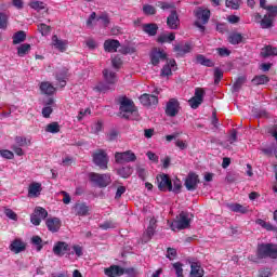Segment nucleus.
Masks as SVG:
<instances>
[{
	"label": "nucleus",
	"mask_w": 277,
	"mask_h": 277,
	"mask_svg": "<svg viewBox=\"0 0 277 277\" xmlns=\"http://www.w3.org/2000/svg\"><path fill=\"white\" fill-rule=\"evenodd\" d=\"M115 161L116 163H132L133 161H137V156L131 150L117 151L115 153Z\"/></svg>",
	"instance_id": "nucleus-8"
},
{
	"label": "nucleus",
	"mask_w": 277,
	"mask_h": 277,
	"mask_svg": "<svg viewBox=\"0 0 277 277\" xmlns=\"http://www.w3.org/2000/svg\"><path fill=\"white\" fill-rule=\"evenodd\" d=\"M224 79V71L220 68L214 69V84L217 85Z\"/></svg>",
	"instance_id": "nucleus-48"
},
{
	"label": "nucleus",
	"mask_w": 277,
	"mask_h": 277,
	"mask_svg": "<svg viewBox=\"0 0 277 277\" xmlns=\"http://www.w3.org/2000/svg\"><path fill=\"white\" fill-rule=\"evenodd\" d=\"M105 276L108 277H119V276H124V268L118 266V265H111L108 268L104 269Z\"/></svg>",
	"instance_id": "nucleus-19"
},
{
	"label": "nucleus",
	"mask_w": 277,
	"mask_h": 277,
	"mask_svg": "<svg viewBox=\"0 0 277 277\" xmlns=\"http://www.w3.org/2000/svg\"><path fill=\"white\" fill-rule=\"evenodd\" d=\"M31 51V44L23 43L17 48L18 57H25Z\"/></svg>",
	"instance_id": "nucleus-39"
},
{
	"label": "nucleus",
	"mask_w": 277,
	"mask_h": 277,
	"mask_svg": "<svg viewBox=\"0 0 277 277\" xmlns=\"http://www.w3.org/2000/svg\"><path fill=\"white\" fill-rule=\"evenodd\" d=\"M229 44H246V37L241 32H232L228 36Z\"/></svg>",
	"instance_id": "nucleus-27"
},
{
	"label": "nucleus",
	"mask_w": 277,
	"mask_h": 277,
	"mask_svg": "<svg viewBox=\"0 0 277 277\" xmlns=\"http://www.w3.org/2000/svg\"><path fill=\"white\" fill-rule=\"evenodd\" d=\"M260 25L262 29H272V27H274V17L264 15V17L260 21Z\"/></svg>",
	"instance_id": "nucleus-32"
},
{
	"label": "nucleus",
	"mask_w": 277,
	"mask_h": 277,
	"mask_svg": "<svg viewBox=\"0 0 277 277\" xmlns=\"http://www.w3.org/2000/svg\"><path fill=\"white\" fill-rule=\"evenodd\" d=\"M136 172L141 181H146L148 177V171L142 167H137Z\"/></svg>",
	"instance_id": "nucleus-54"
},
{
	"label": "nucleus",
	"mask_w": 277,
	"mask_h": 277,
	"mask_svg": "<svg viewBox=\"0 0 277 277\" xmlns=\"http://www.w3.org/2000/svg\"><path fill=\"white\" fill-rule=\"evenodd\" d=\"M119 53H121L122 55H129L131 53H135V49L128 47V45H123L119 50Z\"/></svg>",
	"instance_id": "nucleus-58"
},
{
	"label": "nucleus",
	"mask_w": 277,
	"mask_h": 277,
	"mask_svg": "<svg viewBox=\"0 0 277 277\" xmlns=\"http://www.w3.org/2000/svg\"><path fill=\"white\" fill-rule=\"evenodd\" d=\"M172 267L175 272L176 277H185V275L183 274V263L175 262V263L172 264Z\"/></svg>",
	"instance_id": "nucleus-43"
},
{
	"label": "nucleus",
	"mask_w": 277,
	"mask_h": 277,
	"mask_svg": "<svg viewBox=\"0 0 277 277\" xmlns=\"http://www.w3.org/2000/svg\"><path fill=\"white\" fill-rule=\"evenodd\" d=\"M117 105H119V114L124 120H129V115L135 114L137 107H135V102L127 97V95H120L116 98Z\"/></svg>",
	"instance_id": "nucleus-2"
},
{
	"label": "nucleus",
	"mask_w": 277,
	"mask_h": 277,
	"mask_svg": "<svg viewBox=\"0 0 277 277\" xmlns=\"http://www.w3.org/2000/svg\"><path fill=\"white\" fill-rule=\"evenodd\" d=\"M40 189H42V184L32 183L29 186L28 193L31 194L32 196H37L38 194H40Z\"/></svg>",
	"instance_id": "nucleus-42"
},
{
	"label": "nucleus",
	"mask_w": 277,
	"mask_h": 277,
	"mask_svg": "<svg viewBox=\"0 0 277 277\" xmlns=\"http://www.w3.org/2000/svg\"><path fill=\"white\" fill-rule=\"evenodd\" d=\"M253 85H265L269 81V77L266 75L255 76L252 80Z\"/></svg>",
	"instance_id": "nucleus-37"
},
{
	"label": "nucleus",
	"mask_w": 277,
	"mask_h": 277,
	"mask_svg": "<svg viewBox=\"0 0 277 277\" xmlns=\"http://www.w3.org/2000/svg\"><path fill=\"white\" fill-rule=\"evenodd\" d=\"M55 87H53V84H51V82L49 81L41 82L40 84L41 94H47L48 96H51L55 94Z\"/></svg>",
	"instance_id": "nucleus-28"
},
{
	"label": "nucleus",
	"mask_w": 277,
	"mask_h": 277,
	"mask_svg": "<svg viewBox=\"0 0 277 277\" xmlns=\"http://www.w3.org/2000/svg\"><path fill=\"white\" fill-rule=\"evenodd\" d=\"M197 21L194 23L195 27H198L201 34H205L207 23H209V18H211V11L207 9H198L194 12Z\"/></svg>",
	"instance_id": "nucleus-3"
},
{
	"label": "nucleus",
	"mask_w": 277,
	"mask_h": 277,
	"mask_svg": "<svg viewBox=\"0 0 277 277\" xmlns=\"http://www.w3.org/2000/svg\"><path fill=\"white\" fill-rule=\"evenodd\" d=\"M143 12L144 14H146L147 16H155V14H157V9H155V6L150 5V4H145L143 6Z\"/></svg>",
	"instance_id": "nucleus-47"
},
{
	"label": "nucleus",
	"mask_w": 277,
	"mask_h": 277,
	"mask_svg": "<svg viewBox=\"0 0 277 277\" xmlns=\"http://www.w3.org/2000/svg\"><path fill=\"white\" fill-rule=\"evenodd\" d=\"M203 98H205V89L196 88L195 95L188 101L192 109H198V107L202 105Z\"/></svg>",
	"instance_id": "nucleus-11"
},
{
	"label": "nucleus",
	"mask_w": 277,
	"mask_h": 277,
	"mask_svg": "<svg viewBox=\"0 0 277 277\" xmlns=\"http://www.w3.org/2000/svg\"><path fill=\"white\" fill-rule=\"evenodd\" d=\"M227 208L229 209V211H233L234 213H248V208L243 207L240 203H228Z\"/></svg>",
	"instance_id": "nucleus-34"
},
{
	"label": "nucleus",
	"mask_w": 277,
	"mask_h": 277,
	"mask_svg": "<svg viewBox=\"0 0 277 277\" xmlns=\"http://www.w3.org/2000/svg\"><path fill=\"white\" fill-rule=\"evenodd\" d=\"M92 131L95 134L101 133V131H103V121H97L96 123H94V126L92 127Z\"/></svg>",
	"instance_id": "nucleus-63"
},
{
	"label": "nucleus",
	"mask_w": 277,
	"mask_h": 277,
	"mask_svg": "<svg viewBox=\"0 0 277 277\" xmlns=\"http://www.w3.org/2000/svg\"><path fill=\"white\" fill-rule=\"evenodd\" d=\"M92 159L94 166H97L100 170H107L109 164V156H107V151H105V149H96L92 154Z\"/></svg>",
	"instance_id": "nucleus-4"
},
{
	"label": "nucleus",
	"mask_w": 277,
	"mask_h": 277,
	"mask_svg": "<svg viewBox=\"0 0 277 277\" xmlns=\"http://www.w3.org/2000/svg\"><path fill=\"white\" fill-rule=\"evenodd\" d=\"M10 250L11 252H14V254H21V252H25V250H27V243L23 242L22 239L16 238L10 245Z\"/></svg>",
	"instance_id": "nucleus-18"
},
{
	"label": "nucleus",
	"mask_w": 277,
	"mask_h": 277,
	"mask_svg": "<svg viewBox=\"0 0 277 277\" xmlns=\"http://www.w3.org/2000/svg\"><path fill=\"white\" fill-rule=\"evenodd\" d=\"M156 229H157V220L151 219L149 221V225L146 229V233L143 234V238H142L143 243H148V241L153 239V236L155 235Z\"/></svg>",
	"instance_id": "nucleus-16"
},
{
	"label": "nucleus",
	"mask_w": 277,
	"mask_h": 277,
	"mask_svg": "<svg viewBox=\"0 0 277 277\" xmlns=\"http://www.w3.org/2000/svg\"><path fill=\"white\" fill-rule=\"evenodd\" d=\"M149 57L153 66H159V62L168 60V54L162 50L155 48L149 54Z\"/></svg>",
	"instance_id": "nucleus-12"
},
{
	"label": "nucleus",
	"mask_w": 277,
	"mask_h": 277,
	"mask_svg": "<svg viewBox=\"0 0 277 277\" xmlns=\"http://www.w3.org/2000/svg\"><path fill=\"white\" fill-rule=\"evenodd\" d=\"M0 157H3V159H12L14 157V153L9 149H1Z\"/></svg>",
	"instance_id": "nucleus-59"
},
{
	"label": "nucleus",
	"mask_w": 277,
	"mask_h": 277,
	"mask_svg": "<svg viewBox=\"0 0 277 277\" xmlns=\"http://www.w3.org/2000/svg\"><path fill=\"white\" fill-rule=\"evenodd\" d=\"M143 31L147 34V36L153 37L159 31V26L155 23L144 24Z\"/></svg>",
	"instance_id": "nucleus-29"
},
{
	"label": "nucleus",
	"mask_w": 277,
	"mask_h": 277,
	"mask_svg": "<svg viewBox=\"0 0 277 277\" xmlns=\"http://www.w3.org/2000/svg\"><path fill=\"white\" fill-rule=\"evenodd\" d=\"M167 26L169 29L176 30L181 27V18H179V13L176 10H171L169 16L167 17Z\"/></svg>",
	"instance_id": "nucleus-13"
},
{
	"label": "nucleus",
	"mask_w": 277,
	"mask_h": 277,
	"mask_svg": "<svg viewBox=\"0 0 277 277\" xmlns=\"http://www.w3.org/2000/svg\"><path fill=\"white\" fill-rule=\"evenodd\" d=\"M27 40V34L24 30H19L13 35V44H21Z\"/></svg>",
	"instance_id": "nucleus-36"
},
{
	"label": "nucleus",
	"mask_w": 277,
	"mask_h": 277,
	"mask_svg": "<svg viewBox=\"0 0 277 277\" xmlns=\"http://www.w3.org/2000/svg\"><path fill=\"white\" fill-rule=\"evenodd\" d=\"M38 31L41 34V36H49V34H51V26L41 23L38 25Z\"/></svg>",
	"instance_id": "nucleus-46"
},
{
	"label": "nucleus",
	"mask_w": 277,
	"mask_h": 277,
	"mask_svg": "<svg viewBox=\"0 0 277 277\" xmlns=\"http://www.w3.org/2000/svg\"><path fill=\"white\" fill-rule=\"evenodd\" d=\"M174 52L177 53V55L183 56L192 52V45L189 43H185L184 45L177 44L174 47Z\"/></svg>",
	"instance_id": "nucleus-31"
},
{
	"label": "nucleus",
	"mask_w": 277,
	"mask_h": 277,
	"mask_svg": "<svg viewBox=\"0 0 277 277\" xmlns=\"http://www.w3.org/2000/svg\"><path fill=\"white\" fill-rule=\"evenodd\" d=\"M29 6L32 9V10H37V12H40V10H44V2L42 1H31L29 3Z\"/></svg>",
	"instance_id": "nucleus-49"
},
{
	"label": "nucleus",
	"mask_w": 277,
	"mask_h": 277,
	"mask_svg": "<svg viewBox=\"0 0 277 277\" xmlns=\"http://www.w3.org/2000/svg\"><path fill=\"white\" fill-rule=\"evenodd\" d=\"M49 217V212L47 209L42 207H37L35 208L34 213L30 216V222L34 224V226H40L42 223V220H47Z\"/></svg>",
	"instance_id": "nucleus-9"
},
{
	"label": "nucleus",
	"mask_w": 277,
	"mask_h": 277,
	"mask_svg": "<svg viewBox=\"0 0 277 277\" xmlns=\"http://www.w3.org/2000/svg\"><path fill=\"white\" fill-rule=\"evenodd\" d=\"M183 188V184L181 183V180L175 179L173 181V186H172V190L173 194H181V189Z\"/></svg>",
	"instance_id": "nucleus-50"
},
{
	"label": "nucleus",
	"mask_w": 277,
	"mask_h": 277,
	"mask_svg": "<svg viewBox=\"0 0 277 277\" xmlns=\"http://www.w3.org/2000/svg\"><path fill=\"white\" fill-rule=\"evenodd\" d=\"M156 8H160V10H176V4L174 2H163V1H158L156 3Z\"/></svg>",
	"instance_id": "nucleus-40"
},
{
	"label": "nucleus",
	"mask_w": 277,
	"mask_h": 277,
	"mask_svg": "<svg viewBox=\"0 0 277 277\" xmlns=\"http://www.w3.org/2000/svg\"><path fill=\"white\" fill-rule=\"evenodd\" d=\"M118 49H120V41L116 39H107L104 42V51H106V53H116Z\"/></svg>",
	"instance_id": "nucleus-20"
},
{
	"label": "nucleus",
	"mask_w": 277,
	"mask_h": 277,
	"mask_svg": "<svg viewBox=\"0 0 277 277\" xmlns=\"http://www.w3.org/2000/svg\"><path fill=\"white\" fill-rule=\"evenodd\" d=\"M89 179L91 183H94L95 185H97V187H107V185H109L111 183V175H109L108 173H94L91 172L89 174Z\"/></svg>",
	"instance_id": "nucleus-5"
},
{
	"label": "nucleus",
	"mask_w": 277,
	"mask_h": 277,
	"mask_svg": "<svg viewBox=\"0 0 277 277\" xmlns=\"http://www.w3.org/2000/svg\"><path fill=\"white\" fill-rule=\"evenodd\" d=\"M197 64H200L201 66H207V68H213L214 64L213 61L206 58L205 55L198 54L196 56Z\"/></svg>",
	"instance_id": "nucleus-35"
},
{
	"label": "nucleus",
	"mask_w": 277,
	"mask_h": 277,
	"mask_svg": "<svg viewBox=\"0 0 277 277\" xmlns=\"http://www.w3.org/2000/svg\"><path fill=\"white\" fill-rule=\"evenodd\" d=\"M192 226V220H189V214L187 212L180 213V220L174 221L171 224V230H185Z\"/></svg>",
	"instance_id": "nucleus-6"
},
{
	"label": "nucleus",
	"mask_w": 277,
	"mask_h": 277,
	"mask_svg": "<svg viewBox=\"0 0 277 277\" xmlns=\"http://www.w3.org/2000/svg\"><path fill=\"white\" fill-rule=\"evenodd\" d=\"M45 132L47 133H60V123H57V122L49 123L45 127Z\"/></svg>",
	"instance_id": "nucleus-45"
},
{
	"label": "nucleus",
	"mask_w": 277,
	"mask_h": 277,
	"mask_svg": "<svg viewBox=\"0 0 277 277\" xmlns=\"http://www.w3.org/2000/svg\"><path fill=\"white\" fill-rule=\"evenodd\" d=\"M190 277H203L205 276V269H202V266L200 265V262H193L190 263Z\"/></svg>",
	"instance_id": "nucleus-25"
},
{
	"label": "nucleus",
	"mask_w": 277,
	"mask_h": 277,
	"mask_svg": "<svg viewBox=\"0 0 277 277\" xmlns=\"http://www.w3.org/2000/svg\"><path fill=\"white\" fill-rule=\"evenodd\" d=\"M102 230H109V228H116V223L114 221H106L100 224Z\"/></svg>",
	"instance_id": "nucleus-53"
},
{
	"label": "nucleus",
	"mask_w": 277,
	"mask_h": 277,
	"mask_svg": "<svg viewBox=\"0 0 277 277\" xmlns=\"http://www.w3.org/2000/svg\"><path fill=\"white\" fill-rule=\"evenodd\" d=\"M52 45L57 49V51H61V53H64L66 49H68V40H62L57 35H54L52 37Z\"/></svg>",
	"instance_id": "nucleus-21"
},
{
	"label": "nucleus",
	"mask_w": 277,
	"mask_h": 277,
	"mask_svg": "<svg viewBox=\"0 0 277 277\" xmlns=\"http://www.w3.org/2000/svg\"><path fill=\"white\" fill-rule=\"evenodd\" d=\"M176 256H177L176 249L174 248L167 249V259H169V261H174Z\"/></svg>",
	"instance_id": "nucleus-57"
},
{
	"label": "nucleus",
	"mask_w": 277,
	"mask_h": 277,
	"mask_svg": "<svg viewBox=\"0 0 277 277\" xmlns=\"http://www.w3.org/2000/svg\"><path fill=\"white\" fill-rule=\"evenodd\" d=\"M56 81H58L61 88H66V79H68V68L64 67L55 75Z\"/></svg>",
	"instance_id": "nucleus-26"
},
{
	"label": "nucleus",
	"mask_w": 277,
	"mask_h": 277,
	"mask_svg": "<svg viewBox=\"0 0 277 277\" xmlns=\"http://www.w3.org/2000/svg\"><path fill=\"white\" fill-rule=\"evenodd\" d=\"M243 83H246V77L245 76L238 77L233 84V92H239L243 87Z\"/></svg>",
	"instance_id": "nucleus-41"
},
{
	"label": "nucleus",
	"mask_w": 277,
	"mask_h": 277,
	"mask_svg": "<svg viewBox=\"0 0 277 277\" xmlns=\"http://www.w3.org/2000/svg\"><path fill=\"white\" fill-rule=\"evenodd\" d=\"M117 174L119 176H121V179H129V176H131V174H133V168L131 167H122L120 169L117 170Z\"/></svg>",
	"instance_id": "nucleus-38"
},
{
	"label": "nucleus",
	"mask_w": 277,
	"mask_h": 277,
	"mask_svg": "<svg viewBox=\"0 0 277 277\" xmlns=\"http://www.w3.org/2000/svg\"><path fill=\"white\" fill-rule=\"evenodd\" d=\"M159 192H172V180L170 175L162 173L156 176Z\"/></svg>",
	"instance_id": "nucleus-7"
},
{
	"label": "nucleus",
	"mask_w": 277,
	"mask_h": 277,
	"mask_svg": "<svg viewBox=\"0 0 277 277\" xmlns=\"http://www.w3.org/2000/svg\"><path fill=\"white\" fill-rule=\"evenodd\" d=\"M68 250H70V248L64 241H57L53 247V252L56 256H64Z\"/></svg>",
	"instance_id": "nucleus-23"
},
{
	"label": "nucleus",
	"mask_w": 277,
	"mask_h": 277,
	"mask_svg": "<svg viewBox=\"0 0 277 277\" xmlns=\"http://www.w3.org/2000/svg\"><path fill=\"white\" fill-rule=\"evenodd\" d=\"M45 226L50 233H58L62 228V220L60 217H49L45 221Z\"/></svg>",
	"instance_id": "nucleus-17"
},
{
	"label": "nucleus",
	"mask_w": 277,
	"mask_h": 277,
	"mask_svg": "<svg viewBox=\"0 0 277 277\" xmlns=\"http://www.w3.org/2000/svg\"><path fill=\"white\" fill-rule=\"evenodd\" d=\"M172 76V68L170 65H164L161 69V77H170Z\"/></svg>",
	"instance_id": "nucleus-60"
},
{
	"label": "nucleus",
	"mask_w": 277,
	"mask_h": 277,
	"mask_svg": "<svg viewBox=\"0 0 277 277\" xmlns=\"http://www.w3.org/2000/svg\"><path fill=\"white\" fill-rule=\"evenodd\" d=\"M52 114H53V108L51 106H45L42 108L43 118H51Z\"/></svg>",
	"instance_id": "nucleus-61"
},
{
	"label": "nucleus",
	"mask_w": 277,
	"mask_h": 277,
	"mask_svg": "<svg viewBox=\"0 0 277 277\" xmlns=\"http://www.w3.org/2000/svg\"><path fill=\"white\" fill-rule=\"evenodd\" d=\"M225 5L226 8H230V10H239L241 6V0H226Z\"/></svg>",
	"instance_id": "nucleus-44"
},
{
	"label": "nucleus",
	"mask_w": 277,
	"mask_h": 277,
	"mask_svg": "<svg viewBox=\"0 0 277 277\" xmlns=\"http://www.w3.org/2000/svg\"><path fill=\"white\" fill-rule=\"evenodd\" d=\"M166 114L169 118H174L181 111V103L176 98H170L166 106Z\"/></svg>",
	"instance_id": "nucleus-10"
},
{
	"label": "nucleus",
	"mask_w": 277,
	"mask_h": 277,
	"mask_svg": "<svg viewBox=\"0 0 277 277\" xmlns=\"http://www.w3.org/2000/svg\"><path fill=\"white\" fill-rule=\"evenodd\" d=\"M15 143L16 146H27L29 144V141H27V137L25 136H15Z\"/></svg>",
	"instance_id": "nucleus-56"
},
{
	"label": "nucleus",
	"mask_w": 277,
	"mask_h": 277,
	"mask_svg": "<svg viewBox=\"0 0 277 277\" xmlns=\"http://www.w3.org/2000/svg\"><path fill=\"white\" fill-rule=\"evenodd\" d=\"M199 183L198 174L189 173L185 180V187L188 192H196Z\"/></svg>",
	"instance_id": "nucleus-15"
},
{
	"label": "nucleus",
	"mask_w": 277,
	"mask_h": 277,
	"mask_svg": "<svg viewBox=\"0 0 277 277\" xmlns=\"http://www.w3.org/2000/svg\"><path fill=\"white\" fill-rule=\"evenodd\" d=\"M31 242L36 246L38 252L42 250V238L40 236H32Z\"/></svg>",
	"instance_id": "nucleus-51"
},
{
	"label": "nucleus",
	"mask_w": 277,
	"mask_h": 277,
	"mask_svg": "<svg viewBox=\"0 0 277 277\" xmlns=\"http://www.w3.org/2000/svg\"><path fill=\"white\" fill-rule=\"evenodd\" d=\"M263 259H272L276 261L277 259V245L272 242H262L259 243L255 251L254 263H259V261H263Z\"/></svg>",
	"instance_id": "nucleus-1"
},
{
	"label": "nucleus",
	"mask_w": 277,
	"mask_h": 277,
	"mask_svg": "<svg viewBox=\"0 0 277 277\" xmlns=\"http://www.w3.org/2000/svg\"><path fill=\"white\" fill-rule=\"evenodd\" d=\"M0 29H8V15L0 13Z\"/></svg>",
	"instance_id": "nucleus-55"
},
{
	"label": "nucleus",
	"mask_w": 277,
	"mask_h": 277,
	"mask_svg": "<svg viewBox=\"0 0 277 277\" xmlns=\"http://www.w3.org/2000/svg\"><path fill=\"white\" fill-rule=\"evenodd\" d=\"M103 77H104V81L106 83H108L109 85H111L113 88L118 82V75H116V72H114L109 69H104L103 70Z\"/></svg>",
	"instance_id": "nucleus-22"
},
{
	"label": "nucleus",
	"mask_w": 277,
	"mask_h": 277,
	"mask_svg": "<svg viewBox=\"0 0 277 277\" xmlns=\"http://www.w3.org/2000/svg\"><path fill=\"white\" fill-rule=\"evenodd\" d=\"M111 64H113V67H115L118 70L120 66H122V58H120L119 56H115L111 60Z\"/></svg>",
	"instance_id": "nucleus-62"
},
{
	"label": "nucleus",
	"mask_w": 277,
	"mask_h": 277,
	"mask_svg": "<svg viewBox=\"0 0 277 277\" xmlns=\"http://www.w3.org/2000/svg\"><path fill=\"white\" fill-rule=\"evenodd\" d=\"M4 215H6V217H9V220H13L14 222H16V220H18V215L16 214V212H14L10 208L4 209Z\"/></svg>",
	"instance_id": "nucleus-52"
},
{
	"label": "nucleus",
	"mask_w": 277,
	"mask_h": 277,
	"mask_svg": "<svg viewBox=\"0 0 277 277\" xmlns=\"http://www.w3.org/2000/svg\"><path fill=\"white\" fill-rule=\"evenodd\" d=\"M261 57L264 60H267V57H276L277 55V48L273 45H265L264 48L261 49L260 52Z\"/></svg>",
	"instance_id": "nucleus-24"
},
{
	"label": "nucleus",
	"mask_w": 277,
	"mask_h": 277,
	"mask_svg": "<svg viewBox=\"0 0 277 277\" xmlns=\"http://www.w3.org/2000/svg\"><path fill=\"white\" fill-rule=\"evenodd\" d=\"M75 211H76V214L83 217L90 214V207H88L85 203H76Z\"/></svg>",
	"instance_id": "nucleus-30"
},
{
	"label": "nucleus",
	"mask_w": 277,
	"mask_h": 277,
	"mask_svg": "<svg viewBox=\"0 0 277 277\" xmlns=\"http://www.w3.org/2000/svg\"><path fill=\"white\" fill-rule=\"evenodd\" d=\"M141 104L144 107H153V105H159V97L157 95L144 93L138 97Z\"/></svg>",
	"instance_id": "nucleus-14"
},
{
	"label": "nucleus",
	"mask_w": 277,
	"mask_h": 277,
	"mask_svg": "<svg viewBox=\"0 0 277 277\" xmlns=\"http://www.w3.org/2000/svg\"><path fill=\"white\" fill-rule=\"evenodd\" d=\"M94 90H96V92H114V90H116V88L113 87V84L105 82H98L97 85L94 88Z\"/></svg>",
	"instance_id": "nucleus-33"
},
{
	"label": "nucleus",
	"mask_w": 277,
	"mask_h": 277,
	"mask_svg": "<svg viewBox=\"0 0 277 277\" xmlns=\"http://www.w3.org/2000/svg\"><path fill=\"white\" fill-rule=\"evenodd\" d=\"M268 13V16H271L272 18H276V14H277V6L274 5H268V8H266Z\"/></svg>",
	"instance_id": "nucleus-64"
}]
</instances>
